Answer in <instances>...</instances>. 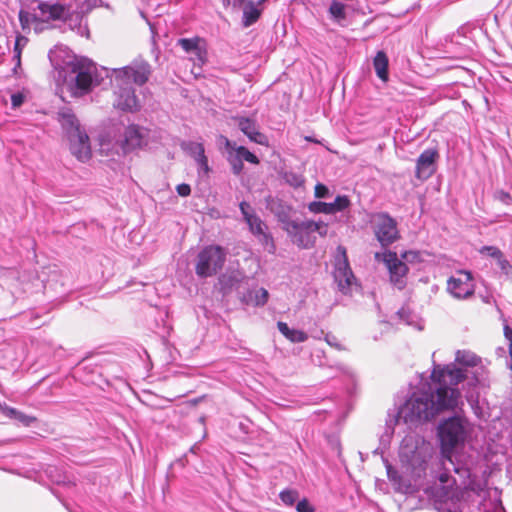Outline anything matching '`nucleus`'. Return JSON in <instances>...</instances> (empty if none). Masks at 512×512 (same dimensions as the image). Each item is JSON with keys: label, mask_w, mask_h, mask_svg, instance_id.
Returning a JSON list of instances; mask_svg holds the SVG:
<instances>
[{"label": "nucleus", "mask_w": 512, "mask_h": 512, "mask_svg": "<svg viewBox=\"0 0 512 512\" xmlns=\"http://www.w3.org/2000/svg\"><path fill=\"white\" fill-rule=\"evenodd\" d=\"M115 82L118 91L115 92L116 99L114 106L122 111L135 112L140 105L135 95V89L132 83L143 85L148 81L150 75V65L147 62H135L129 66L114 69Z\"/></svg>", "instance_id": "3"}, {"label": "nucleus", "mask_w": 512, "mask_h": 512, "mask_svg": "<svg viewBox=\"0 0 512 512\" xmlns=\"http://www.w3.org/2000/svg\"><path fill=\"white\" fill-rule=\"evenodd\" d=\"M509 368L512 370V359H511V363L509 364Z\"/></svg>", "instance_id": "57"}, {"label": "nucleus", "mask_w": 512, "mask_h": 512, "mask_svg": "<svg viewBox=\"0 0 512 512\" xmlns=\"http://www.w3.org/2000/svg\"><path fill=\"white\" fill-rule=\"evenodd\" d=\"M326 340H327L328 344H330L332 346H335V347H337L339 349V346L337 344H335L334 341H331L329 336L326 338Z\"/></svg>", "instance_id": "51"}, {"label": "nucleus", "mask_w": 512, "mask_h": 512, "mask_svg": "<svg viewBox=\"0 0 512 512\" xmlns=\"http://www.w3.org/2000/svg\"><path fill=\"white\" fill-rule=\"evenodd\" d=\"M177 193L182 197H187L191 193V188L188 184L182 183L176 187Z\"/></svg>", "instance_id": "42"}, {"label": "nucleus", "mask_w": 512, "mask_h": 512, "mask_svg": "<svg viewBox=\"0 0 512 512\" xmlns=\"http://www.w3.org/2000/svg\"><path fill=\"white\" fill-rule=\"evenodd\" d=\"M182 148L195 160L205 154V149L202 143L188 141L182 144Z\"/></svg>", "instance_id": "30"}, {"label": "nucleus", "mask_w": 512, "mask_h": 512, "mask_svg": "<svg viewBox=\"0 0 512 512\" xmlns=\"http://www.w3.org/2000/svg\"><path fill=\"white\" fill-rule=\"evenodd\" d=\"M314 194L316 198H327L330 196V190L326 185L317 183L315 185Z\"/></svg>", "instance_id": "39"}, {"label": "nucleus", "mask_w": 512, "mask_h": 512, "mask_svg": "<svg viewBox=\"0 0 512 512\" xmlns=\"http://www.w3.org/2000/svg\"><path fill=\"white\" fill-rule=\"evenodd\" d=\"M479 369H480V368H477V369H476V371L473 373V374H474V377H475V382H477V383H479V382H480V380H479V379H478V377L476 376V375H477V373H478V370H479Z\"/></svg>", "instance_id": "53"}, {"label": "nucleus", "mask_w": 512, "mask_h": 512, "mask_svg": "<svg viewBox=\"0 0 512 512\" xmlns=\"http://www.w3.org/2000/svg\"><path fill=\"white\" fill-rule=\"evenodd\" d=\"M329 226L323 221L306 219L303 221L293 220L284 230L292 243L301 249H310L316 243L317 233L320 237H326Z\"/></svg>", "instance_id": "5"}, {"label": "nucleus", "mask_w": 512, "mask_h": 512, "mask_svg": "<svg viewBox=\"0 0 512 512\" xmlns=\"http://www.w3.org/2000/svg\"><path fill=\"white\" fill-rule=\"evenodd\" d=\"M509 353H510V357H511V359H512V344H511V345H509Z\"/></svg>", "instance_id": "54"}, {"label": "nucleus", "mask_w": 512, "mask_h": 512, "mask_svg": "<svg viewBox=\"0 0 512 512\" xmlns=\"http://www.w3.org/2000/svg\"><path fill=\"white\" fill-rule=\"evenodd\" d=\"M277 327L281 334L292 343H302L308 339V335L304 331L290 328L285 322L279 321Z\"/></svg>", "instance_id": "24"}, {"label": "nucleus", "mask_w": 512, "mask_h": 512, "mask_svg": "<svg viewBox=\"0 0 512 512\" xmlns=\"http://www.w3.org/2000/svg\"><path fill=\"white\" fill-rule=\"evenodd\" d=\"M497 265L507 278L512 279V264H510L504 255L497 261Z\"/></svg>", "instance_id": "35"}, {"label": "nucleus", "mask_w": 512, "mask_h": 512, "mask_svg": "<svg viewBox=\"0 0 512 512\" xmlns=\"http://www.w3.org/2000/svg\"><path fill=\"white\" fill-rule=\"evenodd\" d=\"M455 361L462 366L474 368L480 364L481 359L471 351L458 350Z\"/></svg>", "instance_id": "26"}, {"label": "nucleus", "mask_w": 512, "mask_h": 512, "mask_svg": "<svg viewBox=\"0 0 512 512\" xmlns=\"http://www.w3.org/2000/svg\"><path fill=\"white\" fill-rule=\"evenodd\" d=\"M266 208L274 214L278 222L281 223L282 229L285 230L288 224H291L293 208L291 205L277 197L268 196L266 198Z\"/></svg>", "instance_id": "14"}, {"label": "nucleus", "mask_w": 512, "mask_h": 512, "mask_svg": "<svg viewBox=\"0 0 512 512\" xmlns=\"http://www.w3.org/2000/svg\"><path fill=\"white\" fill-rule=\"evenodd\" d=\"M481 253L494 258L496 261H498L503 256L502 251L495 246H484L481 249Z\"/></svg>", "instance_id": "37"}, {"label": "nucleus", "mask_w": 512, "mask_h": 512, "mask_svg": "<svg viewBox=\"0 0 512 512\" xmlns=\"http://www.w3.org/2000/svg\"><path fill=\"white\" fill-rule=\"evenodd\" d=\"M333 275L339 290L348 293L355 282V276L349 265L346 248L342 245L336 248Z\"/></svg>", "instance_id": "8"}, {"label": "nucleus", "mask_w": 512, "mask_h": 512, "mask_svg": "<svg viewBox=\"0 0 512 512\" xmlns=\"http://www.w3.org/2000/svg\"><path fill=\"white\" fill-rule=\"evenodd\" d=\"M239 208L245 222L249 226V230L254 236H258L266 230L267 227L265 223L260 219V217L257 214L254 213L249 203L242 201L239 204Z\"/></svg>", "instance_id": "19"}, {"label": "nucleus", "mask_w": 512, "mask_h": 512, "mask_svg": "<svg viewBox=\"0 0 512 512\" xmlns=\"http://www.w3.org/2000/svg\"><path fill=\"white\" fill-rule=\"evenodd\" d=\"M281 177L286 184L295 189L302 187L305 183L304 176L294 171H284L281 173Z\"/></svg>", "instance_id": "28"}, {"label": "nucleus", "mask_w": 512, "mask_h": 512, "mask_svg": "<svg viewBox=\"0 0 512 512\" xmlns=\"http://www.w3.org/2000/svg\"><path fill=\"white\" fill-rule=\"evenodd\" d=\"M13 419L19 421L25 426H29L33 421H35V418L32 416H28L20 411H16V414L14 415Z\"/></svg>", "instance_id": "40"}, {"label": "nucleus", "mask_w": 512, "mask_h": 512, "mask_svg": "<svg viewBox=\"0 0 512 512\" xmlns=\"http://www.w3.org/2000/svg\"><path fill=\"white\" fill-rule=\"evenodd\" d=\"M350 205V200L345 195H339L335 198V200L331 203H326L322 201H313L308 204V210L314 214H334L336 212H341L348 208Z\"/></svg>", "instance_id": "17"}, {"label": "nucleus", "mask_w": 512, "mask_h": 512, "mask_svg": "<svg viewBox=\"0 0 512 512\" xmlns=\"http://www.w3.org/2000/svg\"><path fill=\"white\" fill-rule=\"evenodd\" d=\"M197 166H198V172L203 173L204 175H207L210 171L209 165H208V159L206 155H202L201 157L197 158L196 160Z\"/></svg>", "instance_id": "38"}, {"label": "nucleus", "mask_w": 512, "mask_h": 512, "mask_svg": "<svg viewBox=\"0 0 512 512\" xmlns=\"http://www.w3.org/2000/svg\"><path fill=\"white\" fill-rule=\"evenodd\" d=\"M239 127V129L249 138L250 141L255 142L260 145L267 144V137L259 132L257 123L254 119L236 116L233 118Z\"/></svg>", "instance_id": "18"}, {"label": "nucleus", "mask_w": 512, "mask_h": 512, "mask_svg": "<svg viewBox=\"0 0 512 512\" xmlns=\"http://www.w3.org/2000/svg\"><path fill=\"white\" fill-rule=\"evenodd\" d=\"M84 30L86 31V35L88 36L89 31H88V29H87V27H86V26L84 27Z\"/></svg>", "instance_id": "55"}, {"label": "nucleus", "mask_w": 512, "mask_h": 512, "mask_svg": "<svg viewBox=\"0 0 512 512\" xmlns=\"http://www.w3.org/2000/svg\"><path fill=\"white\" fill-rule=\"evenodd\" d=\"M268 291L265 288L255 289L248 294V301L255 306H262L268 301Z\"/></svg>", "instance_id": "29"}, {"label": "nucleus", "mask_w": 512, "mask_h": 512, "mask_svg": "<svg viewBox=\"0 0 512 512\" xmlns=\"http://www.w3.org/2000/svg\"><path fill=\"white\" fill-rule=\"evenodd\" d=\"M373 228L376 239L383 247L391 245L399 238L397 223L387 213H379L374 217Z\"/></svg>", "instance_id": "10"}, {"label": "nucleus", "mask_w": 512, "mask_h": 512, "mask_svg": "<svg viewBox=\"0 0 512 512\" xmlns=\"http://www.w3.org/2000/svg\"><path fill=\"white\" fill-rule=\"evenodd\" d=\"M280 499L288 506H292L298 500V492L295 490H284L280 493Z\"/></svg>", "instance_id": "34"}, {"label": "nucleus", "mask_w": 512, "mask_h": 512, "mask_svg": "<svg viewBox=\"0 0 512 512\" xmlns=\"http://www.w3.org/2000/svg\"><path fill=\"white\" fill-rule=\"evenodd\" d=\"M71 71L75 76L76 94H86L93 87L100 85L105 78L109 77V70L102 67L100 70L90 61L75 59L71 62Z\"/></svg>", "instance_id": "6"}, {"label": "nucleus", "mask_w": 512, "mask_h": 512, "mask_svg": "<svg viewBox=\"0 0 512 512\" xmlns=\"http://www.w3.org/2000/svg\"><path fill=\"white\" fill-rule=\"evenodd\" d=\"M438 436L443 456L442 465L446 467V461H448L453 470L460 473L462 469L454 464L451 453L455 448L463 445L466 440L467 430L464 420L458 416L444 420L438 426Z\"/></svg>", "instance_id": "4"}, {"label": "nucleus", "mask_w": 512, "mask_h": 512, "mask_svg": "<svg viewBox=\"0 0 512 512\" xmlns=\"http://www.w3.org/2000/svg\"><path fill=\"white\" fill-rule=\"evenodd\" d=\"M331 19L338 24H342L346 20V5L339 1H332L328 9Z\"/></svg>", "instance_id": "27"}, {"label": "nucleus", "mask_w": 512, "mask_h": 512, "mask_svg": "<svg viewBox=\"0 0 512 512\" xmlns=\"http://www.w3.org/2000/svg\"><path fill=\"white\" fill-rule=\"evenodd\" d=\"M219 140L224 145L225 149H232L233 151H235L242 161L245 160L252 164L259 163V159L257 158V156L250 152L246 147L237 146L235 142L230 141L227 137L223 135L219 137Z\"/></svg>", "instance_id": "22"}, {"label": "nucleus", "mask_w": 512, "mask_h": 512, "mask_svg": "<svg viewBox=\"0 0 512 512\" xmlns=\"http://www.w3.org/2000/svg\"><path fill=\"white\" fill-rule=\"evenodd\" d=\"M399 457L413 477H421L426 469L427 459L422 449L407 444L401 446Z\"/></svg>", "instance_id": "11"}, {"label": "nucleus", "mask_w": 512, "mask_h": 512, "mask_svg": "<svg viewBox=\"0 0 512 512\" xmlns=\"http://www.w3.org/2000/svg\"><path fill=\"white\" fill-rule=\"evenodd\" d=\"M499 198L505 203H509L511 201L510 194L503 191L499 193Z\"/></svg>", "instance_id": "49"}, {"label": "nucleus", "mask_w": 512, "mask_h": 512, "mask_svg": "<svg viewBox=\"0 0 512 512\" xmlns=\"http://www.w3.org/2000/svg\"><path fill=\"white\" fill-rule=\"evenodd\" d=\"M144 133L137 125H129L124 132L122 147L125 152L139 148L143 144Z\"/></svg>", "instance_id": "20"}, {"label": "nucleus", "mask_w": 512, "mask_h": 512, "mask_svg": "<svg viewBox=\"0 0 512 512\" xmlns=\"http://www.w3.org/2000/svg\"><path fill=\"white\" fill-rule=\"evenodd\" d=\"M387 473H388L389 479H391V480L395 479L394 476H393V471H392V469L390 467H388Z\"/></svg>", "instance_id": "50"}, {"label": "nucleus", "mask_w": 512, "mask_h": 512, "mask_svg": "<svg viewBox=\"0 0 512 512\" xmlns=\"http://www.w3.org/2000/svg\"><path fill=\"white\" fill-rule=\"evenodd\" d=\"M227 151V161L231 165V169L233 174L240 175L243 170V162L241 158L238 156V154L233 151L232 149H226Z\"/></svg>", "instance_id": "31"}, {"label": "nucleus", "mask_w": 512, "mask_h": 512, "mask_svg": "<svg viewBox=\"0 0 512 512\" xmlns=\"http://www.w3.org/2000/svg\"><path fill=\"white\" fill-rule=\"evenodd\" d=\"M377 261H383L389 271L390 282L399 290L406 286V276L409 271L405 262L400 260L395 252L387 251L375 254Z\"/></svg>", "instance_id": "9"}, {"label": "nucleus", "mask_w": 512, "mask_h": 512, "mask_svg": "<svg viewBox=\"0 0 512 512\" xmlns=\"http://www.w3.org/2000/svg\"><path fill=\"white\" fill-rule=\"evenodd\" d=\"M439 157L436 149L424 150L417 159L415 176L425 181L436 171V161Z\"/></svg>", "instance_id": "13"}, {"label": "nucleus", "mask_w": 512, "mask_h": 512, "mask_svg": "<svg viewBox=\"0 0 512 512\" xmlns=\"http://www.w3.org/2000/svg\"><path fill=\"white\" fill-rule=\"evenodd\" d=\"M27 43V38L23 36H18L15 41L14 46V58L17 60V64L20 65V57H21V50L22 47L25 46Z\"/></svg>", "instance_id": "36"}, {"label": "nucleus", "mask_w": 512, "mask_h": 512, "mask_svg": "<svg viewBox=\"0 0 512 512\" xmlns=\"http://www.w3.org/2000/svg\"><path fill=\"white\" fill-rule=\"evenodd\" d=\"M3 406H6V404L0 403V411L3 409Z\"/></svg>", "instance_id": "56"}, {"label": "nucleus", "mask_w": 512, "mask_h": 512, "mask_svg": "<svg viewBox=\"0 0 512 512\" xmlns=\"http://www.w3.org/2000/svg\"><path fill=\"white\" fill-rule=\"evenodd\" d=\"M74 2V4H68L67 7L58 3L37 2V6L31 8V10H20V24L23 29H26L32 23H46L58 19L66 20L68 17L72 20L73 15H75L76 20L81 22L83 16L97 7L101 0H74Z\"/></svg>", "instance_id": "2"}, {"label": "nucleus", "mask_w": 512, "mask_h": 512, "mask_svg": "<svg viewBox=\"0 0 512 512\" xmlns=\"http://www.w3.org/2000/svg\"><path fill=\"white\" fill-rule=\"evenodd\" d=\"M58 120L66 132L67 137L83 130L78 119L70 110H63L59 112Z\"/></svg>", "instance_id": "21"}, {"label": "nucleus", "mask_w": 512, "mask_h": 512, "mask_svg": "<svg viewBox=\"0 0 512 512\" xmlns=\"http://www.w3.org/2000/svg\"><path fill=\"white\" fill-rule=\"evenodd\" d=\"M260 15L261 10L252 1L245 3L243 6V26H251L259 19Z\"/></svg>", "instance_id": "25"}, {"label": "nucleus", "mask_w": 512, "mask_h": 512, "mask_svg": "<svg viewBox=\"0 0 512 512\" xmlns=\"http://www.w3.org/2000/svg\"><path fill=\"white\" fill-rule=\"evenodd\" d=\"M296 510L298 512H314L313 507L309 504V502L306 499L298 501L296 505Z\"/></svg>", "instance_id": "41"}, {"label": "nucleus", "mask_w": 512, "mask_h": 512, "mask_svg": "<svg viewBox=\"0 0 512 512\" xmlns=\"http://www.w3.org/2000/svg\"><path fill=\"white\" fill-rule=\"evenodd\" d=\"M439 512H457V511H454V510H452L450 508H443Z\"/></svg>", "instance_id": "52"}, {"label": "nucleus", "mask_w": 512, "mask_h": 512, "mask_svg": "<svg viewBox=\"0 0 512 512\" xmlns=\"http://www.w3.org/2000/svg\"><path fill=\"white\" fill-rule=\"evenodd\" d=\"M52 472H53V468L52 467L48 468L47 474L52 478V480L54 482L58 483V484L62 483L63 482V479H62L63 477L61 475H59L57 478H53Z\"/></svg>", "instance_id": "48"}, {"label": "nucleus", "mask_w": 512, "mask_h": 512, "mask_svg": "<svg viewBox=\"0 0 512 512\" xmlns=\"http://www.w3.org/2000/svg\"><path fill=\"white\" fill-rule=\"evenodd\" d=\"M389 60L384 51H378L373 59V67L376 75L383 81L387 82L389 79L388 73Z\"/></svg>", "instance_id": "23"}, {"label": "nucleus", "mask_w": 512, "mask_h": 512, "mask_svg": "<svg viewBox=\"0 0 512 512\" xmlns=\"http://www.w3.org/2000/svg\"><path fill=\"white\" fill-rule=\"evenodd\" d=\"M226 261V251L219 245L205 246L197 256L195 273L200 278L216 275Z\"/></svg>", "instance_id": "7"}, {"label": "nucleus", "mask_w": 512, "mask_h": 512, "mask_svg": "<svg viewBox=\"0 0 512 512\" xmlns=\"http://www.w3.org/2000/svg\"><path fill=\"white\" fill-rule=\"evenodd\" d=\"M224 6H233L234 8L236 7H241V6H244L245 2L244 0H222Z\"/></svg>", "instance_id": "45"}, {"label": "nucleus", "mask_w": 512, "mask_h": 512, "mask_svg": "<svg viewBox=\"0 0 512 512\" xmlns=\"http://www.w3.org/2000/svg\"><path fill=\"white\" fill-rule=\"evenodd\" d=\"M16 411H17V409L9 407L7 405L3 406V409L1 410V412L5 416H7L8 418H11V419H13L14 415L16 414Z\"/></svg>", "instance_id": "46"}, {"label": "nucleus", "mask_w": 512, "mask_h": 512, "mask_svg": "<svg viewBox=\"0 0 512 512\" xmlns=\"http://www.w3.org/2000/svg\"><path fill=\"white\" fill-rule=\"evenodd\" d=\"M71 153L80 161L88 160L91 156L89 136L82 130L68 136Z\"/></svg>", "instance_id": "15"}, {"label": "nucleus", "mask_w": 512, "mask_h": 512, "mask_svg": "<svg viewBox=\"0 0 512 512\" xmlns=\"http://www.w3.org/2000/svg\"><path fill=\"white\" fill-rule=\"evenodd\" d=\"M448 292L457 299H467L474 294L475 286L471 272L460 270L447 281Z\"/></svg>", "instance_id": "12"}, {"label": "nucleus", "mask_w": 512, "mask_h": 512, "mask_svg": "<svg viewBox=\"0 0 512 512\" xmlns=\"http://www.w3.org/2000/svg\"><path fill=\"white\" fill-rule=\"evenodd\" d=\"M258 238V241L261 243V245L264 247V249L270 253L274 254L276 251V246L273 240V237L270 233H267L266 231L262 232V234L256 236Z\"/></svg>", "instance_id": "33"}, {"label": "nucleus", "mask_w": 512, "mask_h": 512, "mask_svg": "<svg viewBox=\"0 0 512 512\" xmlns=\"http://www.w3.org/2000/svg\"><path fill=\"white\" fill-rule=\"evenodd\" d=\"M504 336L508 340L509 345L512 344V328L508 324H504Z\"/></svg>", "instance_id": "47"}, {"label": "nucleus", "mask_w": 512, "mask_h": 512, "mask_svg": "<svg viewBox=\"0 0 512 512\" xmlns=\"http://www.w3.org/2000/svg\"><path fill=\"white\" fill-rule=\"evenodd\" d=\"M448 465L452 466L448 461H446V468H444L446 470V472L441 473L439 475V481L441 483H448L449 482V475H448L447 472L450 471V467ZM443 467H445V466L443 465Z\"/></svg>", "instance_id": "44"}, {"label": "nucleus", "mask_w": 512, "mask_h": 512, "mask_svg": "<svg viewBox=\"0 0 512 512\" xmlns=\"http://www.w3.org/2000/svg\"><path fill=\"white\" fill-rule=\"evenodd\" d=\"M467 370L449 364L435 366L431 383H424L414 391L399 410L405 423L429 421L445 410L458 406L461 397L457 385L467 378Z\"/></svg>", "instance_id": "1"}, {"label": "nucleus", "mask_w": 512, "mask_h": 512, "mask_svg": "<svg viewBox=\"0 0 512 512\" xmlns=\"http://www.w3.org/2000/svg\"><path fill=\"white\" fill-rule=\"evenodd\" d=\"M397 315H398L399 319L402 320L403 322H405L407 325L414 326V327L418 328L419 330L422 329V326L420 324H418V322L415 320L416 315L413 314L408 308H405V307L401 308L397 312Z\"/></svg>", "instance_id": "32"}, {"label": "nucleus", "mask_w": 512, "mask_h": 512, "mask_svg": "<svg viewBox=\"0 0 512 512\" xmlns=\"http://www.w3.org/2000/svg\"><path fill=\"white\" fill-rule=\"evenodd\" d=\"M24 102V96L21 93H14L11 95V103L14 108L22 105Z\"/></svg>", "instance_id": "43"}, {"label": "nucleus", "mask_w": 512, "mask_h": 512, "mask_svg": "<svg viewBox=\"0 0 512 512\" xmlns=\"http://www.w3.org/2000/svg\"><path fill=\"white\" fill-rule=\"evenodd\" d=\"M203 43L204 41L199 37L180 38L177 41V45L189 54L191 60L198 65H202L206 61V50Z\"/></svg>", "instance_id": "16"}]
</instances>
